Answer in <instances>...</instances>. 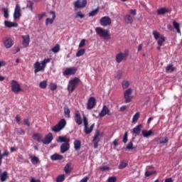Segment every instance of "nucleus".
I'll return each mask as SVG.
<instances>
[{"label":"nucleus","mask_w":182,"mask_h":182,"mask_svg":"<svg viewBox=\"0 0 182 182\" xmlns=\"http://www.w3.org/2000/svg\"><path fill=\"white\" fill-rule=\"evenodd\" d=\"M141 134H142L143 137H150V136H151V134H153V129H150L149 131L142 130Z\"/></svg>","instance_id":"obj_29"},{"label":"nucleus","mask_w":182,"mask_h":182,"mask_svg":"<svg viewBox=\"0 0 182 182\" xmlns=\"http://www.w3.org/2000/svg\"><path fill=\"white\" fill-rule=\"evenodd\" d=\"M139 117H140V112H136L132 118V122L135 123V122H137L139 120Z\"/></svg>","instance_id":"obj_46"},{"label":"nucleus","mask_w":182,"mask_h":182,"mask_svg":"<svg viewBox=\"0 0 182 182\" xmlns=\"http://www.w3.org/2000/svg\"><path fill=\"white\" fill-rule=\"evenodd\" d=\"M52 140H53V134L51 132H49L47 135H46L44 139H43V144H50L52 143Z\"/></svg>","instance_id":"obj_17"},{"label":"nucleus","mask_w":182,"mask_h":182,"mask_svg":"<svg viewBox=\"0 0 182 182\" xmlns=\"http://www.w3.org/2000/svg\"><path fill=\"white\" fill-rule=\"evenodd\" d=\"M166 72H168L169 70H171V72H174V70H176V68L173 67V64H168L166 68Z\"/></svg>","instance_id":"obj_47"},{"label":"nucleus","mask_w":182,"mask_h":182,"mask_svg":"<svg viewBox=\"0 0 182 182\" xmlns=\"http://www.w3.org/2000/svg\"><path fill=\"white\" fill-rule=\"evenodd\" d=\"M16 123H18V124H21V117H19V115H17L16 117Z\"/></svg>","instance_id":"obj_59"},{"label":"nucleus","mask_w":182,"mask_h":182,"mask_svg":"<svg viewBox=\"0 0 182 182\" xmlns=\"http://www.w3.org/2000/svg\"><path fill=\"white\" fill-rule=\"evenodd\" d=\"M65 174H61V175H59L57 178H56V180L55 181L56 182H63L65 181Z\"/></svg>","instance_id":"obj_43"},{"label":"nucleus","mask_w":182,"mask_h":182,"mask_svg":"<svg viewBox=\"0 0 182 182\" xmlns=\"http://www.w3.org/2000/svg\"><path fill=\"white\" fill-rule=\"evenodd\" d=\"M38 162H39V158L36 156H33L31 158L32 164H38Z\"/></svg>","instance_id":"obj_49"},{"label":"nucleus","mask_w":182,"mask_h":182,"mask_svg":"<svg viewBox=\"0 0 182 182\" xmlns=\"http://www.w3.org/2000/svg\"><path fill=\"white\" fill-rule=\"evenodd\" d=\"M88 180H89V177L85 176L82 179H81L80 182H87Z\"/></svg>","instance_id":"obj_62"},{"label":"nucleus","mask_w":182,"mask_h":182,"mask_svg":"<svg viewBox=\"0 0 182 182\" xmlns=\"http://www.w3.org/2000/svg\"><path fill=\"white\" fill-rule=\"evenodd\" d=\"M4 25H5V26H6V28H16V26H18V23L11 22L9 21H5Z\"/></svg>","instance_id":"obj_28"},{"label":"nucleus","mask_w":182,"mask_h":182,"mask_svg":"<svg viewBox=\"0 0 182 182\" xmlns=\"http://www.w3.org/2000/svg\"><path fill=\"white\" fill-rule=\"evenodd\" d=\"M2 11L4 14V18L8 19V18H9V11L8 10V8H3Z\"/></svg>","instance_id":"obj_40"},{"label":"nucleus","mask_w":182,"mask_h":182,"mask_svg":"<svg viewBox=\"0 0 182 182\" xmlns=\"http://www.w3.org/2000/svg\"><path fill=\"white\" fill-rule=\"evenodd\" d=\"M133 89L128 88L124 92V103H130L133 100Z\"/></svg>","instance_id":"obj_7"},{"label":"nucleus","mask_w":182,"mask_h":182,"mask_svg":"<svg viewBox=\"0 0 182 182\" xmlns=\"http://www.w3.org/2000/svg\"><path fill=\"white\" fill-rule=\"evenodd\" d=\"M101 26H109L112 25V18L109 16H103L100 20Z\"/></svg>","instance_id":"obj_9"},{"label":"nucleus","mask_w":182,"mask_h":182,"mask_svg":"<svg viewBox=\"0 0 182 182\" xmlns=\"http://www.w3.org/2000/svg\"><path fill=\"white\" fill-rule=\"evenodd\" d=\"M73 170V166H72V164L70 162L67 163L64 167V171L65 174H70Z\"/></svg>","instance_id":"obj_21"},{"label":"nucleus","mask_w":182,"mask_h":182,"mask_svg":"<svg viewBox=\"0 0 182 182\" xmlns=\"http://www.w3.org/2000/svg\"><path fill=\"white\" fill-rule=\"evenodd\" d=\"M107 114L108 116H112V112H110V109H109V107L107 106L104 105L102 107L101 112L99 113L100 117H105Z\"/></svg>","instance_id":"obj_15"},{"label":"nucleus","mask_w":182,"mask_h":182,"mask_svg":"<svg viewBox=\"0 0 182 182\" xmlns=\"http://www.w3.org/2000/svg\"><path fill=\"white\" fill-rule=\"evenodd\" d=\"M27 6L29 8L30 11H33V2L28 1Z\"/></svg>","instance_id":"obj_55"},{"label":"nucleus","mask_w":182,"mask_h":182,"mask_svg":"<svg viewBox=\"0 0 182 182\" xmlns=\"http://www.w3.org/2000/svg\"><path fill=\"white\" fill-rule=\"evenodd\" d=\"M73 144L75 150L76 151H79V150H80V147H82V141L80 140H75Z\"/></svg>","instance_id":"obj_26"},{"label":"nucleus","mask_w":182,"mask_h":182,"mask_svg":"<svg viewBox=\"0 0 182 182\" xmlns=\"http://www.w3.org/2000/svg\"><path fill=\"white\" fill-rule=\"evenodd\" d=\"M30 182H41V180H36L35 178H32Z\"/></svg>","instance_id":"obj_64"},{"label":"nucleus","mask_w":182,"mask_h":182,"mask_svg":"<svg viewBox=\"0 0 182 182\" xmlns=\"http://www.w3.org/2000/svg\"><path fill=\"white\" fill-rule=\"evenodd\" d=\"M9 156V152L8 151H4L3 154H1V151L0 150V166H2V159L4 157H8Z\"/></svg>","instance_id":"obj_33"},{"label":"nucleus","mask_w":182,"mask_h":182,"mask_svg":"<svg viewBox=\"0 0 182 182\" xmlns=\"http://www.w3.org/2000/svg\"><path fill=\"white\" fill-rule=\"evenodd\" d=\"M129 136V133L128 132H125L124 134V137H123V139H122V141L123 143H127V137Z\"/></svg>","instance_id":"obj_53"},{"label":"nucleus","mask_w":182,"mask_h":182,"mask_svg":"<svg viewBox=\"0 0 182 182\" xmlns=\"http://www.w3.org/2000/svg\"><path fill=\"white\" fill-rule=\"evenodd\" d=\"M170 12L171 11L166 7L161 8L156 11L157 15H165V14H170Z\"/></svg>","instance_id":"obj_22"},{"label":"nucleus","mask_w":182,"mask_h":182,"mask_svg":"<svg viewBox=\"0 0 182 182\" xmlns=\"http://www.w3.org/2000/svg\"><path fill=\"white\" fill-rule=\"evenodd\" d=\"M86 45V40L82 39L81 40L80 44H79V48H83V46H85Z\"/></svg>","instance_id":"obj_56"},{"label":"nucleus","mask_w":182,"mask_h":182,"mask_svg":"<svg viewBox=\"0 0 182 182\" xmlns=\"http://www.w3.org/2000/svg\"><path fill=\"white\" fill-rule=\"evenodd\" d=\"M164 42H166V37H164V36H161V38L157 41L158 46H161Z\"/></svg>","instance_id":"obj_41"},{"label":"nucleus","mask_w":182,"mask_h":182,"mask_svg":"<svg viewBox=\"0 0 182 182\" xmlns=\"http://www.w3.org/2000/svg\"><path fill=\"white\" fill-rule=\"evenodd\" d=\"M64 116L68 119L70 117V109H69V107H68V105L64 107Z\"/></svg>","instance_id":"obj_32"},{"label":"nucleus","mask_w":182,"mask_h":182,"mask_svg":"<svg viewBox=\"0 0 182 182\" xmlns=\"http://www.w3.org/2000/svg\"><path fill=\"white\" fill-rule=\"evenodd\" d=\"M85 53H86V50L80 49L76 53V57L80 58V56H83Z\"/></svg>","instance_id":"obj_39"},{"label":"nucleus","mask_w":182,"mask_h":182,"mask_svg":"<svg viewBox=\"0 0 182 182\" xmlns=\"http://www.w3.org/2000/svg\"><path fill=\"white\" fill-rule=\"evenodd\" d=\"M21 16H22L21 6H19V4H16L14 13V19L16 21V19H19Z\"/></svg>","instance_id":"obj_14"},{"label":"nucleus","mask_w":182,"mask_h":182,"mask_svg":"<svg viewBox=\"0 0 182 182\" xmlns=\"http://www.w3.org/2000/svg\"><path fill=\"white\" fill-rule=\"evenodd\" d=\"M116 181H117V178H116V176H111L107 181V182H116Z\"/></svg>","instance_id":"obj_51"},{"label":"nucleus","mask_w":182,"mask_h":182,"mask_svg":"<svg viewBox=\"0 0 182 182\" xmlns=\"http://www.w3.org/2000/svg\"><path fill=\"white\" fill-rule=\"evenodd\" d=\"M76 70H77V68H76L75 67L67 68L63 72V76H72V75H75V73H76Z\"/></svg>","instance_id":"obj_10"},{"label":"nucleus","mask_w":182,"mask_h":182,"mask_svg":"<svg viewBox=\"0 0 182 182\" xmlns=\"http://www.w3.org/2000/svg\"><path fill=\"white\" fill-rule=\"evenodd\" d=\"M127 106L126 105L122 106L119 109L120 112H124V110H127Z\"/></svg>","instance_id":"obj_60"},{"label":"nucleus","mask_w":182,"mask_h":182,"mask_svg":"<svg viewBox=\"0 0 182 182\" xmlns=\"http://www.w3.org/2000/svg\"><path fill=\"white\" fill-rule=\"evenodd\" d=\"M23 123H24V124H26V126H28V127H29V126H31V122H29V119H25L23 120Z\"/></svg>","instance_id":"obj_58"},{"label":"nucleus","mask_w":182,"mask_h":182,"mask_svg":"<svg viewBox=\"0 0 182 182\" xmlns=\"http://www.w3.org/2000/svg\"><path fill=\"white\" fill-rule=\"evenodd\" d=\"M82 119L84 123V132L85 134H90V133L93 132V129H95V124H92L89 129V122L87 120V117L83 114Z\"/></svg>","instance_id":"obj_5"},{"label":"nucleus","mask_w":182,"mask_h":182,"mask_svg":"<svg viewBox=\"0 0 182 182\" xmlns=\"http://www.w3.org/2000/svg\"><path fill=\"white\" fill-rule=\"evenodd\" d=\"M50 14L53 16L52 18H47L46 20V25L48 26L52 25V23H53V21H55V19H56V14L55 13V11H50Z\"/></svg>","instance_id":"obj_20"},{"label":"nucleus","mask_w":182,"mask_h":182,"mask_svg":"<svg viewBox=\"0 0 182 182\" xmlns=\"http://www.w3.org/2000/svg\"><path fill=\"white\" fill-rule=\"evenodd\" d=\"M96 106V98L95 97H90L87 102V110H92Z\"/></svg>","instance_id":"obj_11"},{"label":"nucleus","mask_w":182,"mask_h":182,"mask_svg":"<svg viewBox=\"0 0 182 182\" xmlns=\"http://www.w3.org/2000/svg\"><path fill=\"white\" fill-rule=\"evenodd\" d=\"M33 140H36V141H38V143H43V136H42V134H33Z\"/></svg>","instance_id":"obj_23"},{"label":"nucleus","mask_w":182,"mask_h":182,"mask_svg":"<svg viewBox=\"0 0 182 182\" xmlns=\"http://www.w3.org/2000/svg\"><path fill=\"white\" fill-rule=\"evenodd\" d=\"M23 39L22 45L23 48H28L29 46V43H31V36L29 35L21 36Z\"/></svg>","instance_id":"obj_16"},{"label":"nucleus","mask_w":182,"mask_h":182,"mask_svg":"<svg viewBox=\"0 0 182 182\" xmlns=\"http://www.w3.org/2000/svg\"><path fill=\"white\" fill-rule=\"evenodd\" d=\"M50 62V58H46L39 63L38 61L36 62L34 64V73L37 74L38 72H43L46 68V65Z\"/></svg>","instance_id":"obj_2"},{"label":"nucleus","mask_w":182,"mask_h":182,"mask_svg":"<svg viewBox=\"0 0 182 182\" xmlns=\"http://www.w3.org/2000/svg\"><path fill=\"white\" fill-rule=\"evenodd\" d=\"M95 32L100 38H103L106 41L112 39V37L109 34V30H106L102 27H97L95 28Z\"/></svg>","instance_id":"obj_3"},{"label":"nucleus","mask_w":182,"mask_h":182,"mask_svg":"<svg viewBox=\"0 0 182 182\" xmlns=\"http://www.w3.org/2000/svg\"><path fill=\"white\" fill-rule=\"evenodd\" d=\"M80 17L81 19H83L85 18V14H82V11H78L76 14L75 18Z\"/></svg>","instance_id":"obj_54"},{"label":"nucleus","mask_w":182,"mask_h":182,"mask_svg":"<svg viewBox=\"0 0 182 182\" xmlns=\"http://www.w3.org/2000/svg\"><path fill=\"white\" fill-rule=\"evenodd\" d=\"M39 87H41V89H46V87H48V81H41L39 84Z\"/></svg>","instance_id":"obj_38"},{"label":"nucleus","mask_w":182,"mask_h":182,"mask_svg":"<svg viewBox=\"0 0 182 182\" xmlns=\"http://www.w3.org/2000/svg\"><path fill=\"white\" fill-rule=\"evenodd\" d=\"M152 33L154 35L155 41H159V39H160L161 36H164L163 35H160V33L157 31H154Z\"/></svg>","instance_id":"obj_36"},{"label":"nucleus","mask_w":182,"mask_h":182,"mask_svg":"<svg viewBox=\"0 0 182 182\" xmlns=\"http://www.w3.org/2000/svg\"><path fill=\"white\" fill-rule=\"evenodd\" d=\"M165 182H173V178H168L165 179Z\"/></svg>","instance_id":"obj_63"},{"label":"nucleus","mask_w":182,"mask_h":182,"mask_svg":"<svg viewBox=\"0 0 182 182\" xmlns=\"http://www.w3.org/2000/svg\"><path fill=\"white\" fill-rule=\"evenodd\" d=\"M18 134H21V136H23L25 134V130H23V129L18 130Z\"/></svg>","instance_id":"obj_61"},{"label":"nucleus","mask_w":182,"mask_h":182,"mask_svg":"<svg viewBox=\"0 0 182 182\" xmlns=\"http://www.w3.org/2000/svg\"><path fill=\"white\" fill-rule=\"evenodd\" d=\"M152 174H156V171H146L145 172V176L146 177H150Z\"/></svg>","instance_id":"obj_50"},{"label":"nucleus","mask_w":182,"mask_h":182,"mask_svg":"<svg viewBox=\"0 0 182 182\" xmlns=\"http://www.w3.org/2000/svg\"><path fill=\"white\" fill-rule=\"evenodd\" d=\"M141 124H138L133 129V133L135 134V136H139V134H140V132H141Z\"/></svg>","instance_id":"obj_27"},{"label":"nucleus","mask_w":182,"mask_h":182,"mask_svg":"<svg viewBox=\"0 0 182 182\" xmlns=\"http://www.w3.org/2000/svg\"><path fill=\"white\" fill-rule=\"evenodd\" d=\"M127 56H129V53L125 52L124 53H119L116 55L115 60L117 63H121V62L124 59H127Z\"/></svg>","instance_id":"obj_13"},{"label":"nucleus","mask_w":182,"mask_h":182,"mask_svg":"<svg viewBox=\"0 0 182 182\" xmlns=\"http://www.w3.org/2000/svg\"><path fill=\"white\" fill-rule=\"evenodd\" d=\"M173 28L176 29L178 33H181V31L180 30V23H177V21H173Z\"/></svg>","instance_id":"obj_35"},{"label":"nucleus","mask_w":182,"mask_h":182,"mask_svg":"<svg viewBox=\"0 0 182 182\" xmlns=\"http://www.w3.org/2000/svg\"><path fill=\"white\" fill-rule=\"evenodd\" d=\"M57 142L63 143L60 147V153L62 154H65V153L70 149V144H69L70 143V138H68L66 136H59L57 139Z\"/></svg>","instance_id":"obj_1"},{"label":"nucleus","mask_w":182,"mask_h":182,"mask_svg":"<svg viewBox=\"0 0 182 182\" xmlns=\"http://www.w3.org/2000/svg\"><path fill=\"white\" fill-rule=\"evenodd\" d=\"M124 21L126 23H130L132 24L134 22L133 17L130 16L129 14H127L124 16Z\"/></svg>","instance_id":"obj_34"},{"label":"nucleus","mask_w":182,"mask_h":182,"mask_svg":"<svg viewBox=\"0 0 182 182\" xmlns=\"http://www.w3.org/2000/svg\"><path fill=\"white\" fill-rule=\"evenodd\" d=\"M99 14V8L95 9V10L90 11L88 14V16H96Z\"/></svg>","instance_id":"obj_42"},{"label":"nucleus","mask_w":182,"mask_h":182,"mask_svg":"<svg viewBox=\"0 0 182 182\" xmlns=\"http://www.w3.org/2000/svg\"><path fill=\"white\" fill-rule=\"evenodd\" d=\"M128 165L129 164H127V162L121 161L118 166V168L119 170H123V168H126V167H127Z\"/></svg>","instance_id":"obj_37"},{"label":"nucleus","mask_w":182,"mask_h":182,"mask_svg":"<svg viewBox=\"0 0 182 182\" xmlns=\"http://www.w3.org/2000/svg\"><path fill=\"white\" fill-rule=\"evenodd\" d=\"M122 88L123 89H127V87H129V86H130V82H129V81L127 80H124L122 81Z\"/></svg>","instance_id":"obj_45"},{"label":"nucleus","mask_w":182,"mask_h":182,"mask_svg":"<svg viewBox=\"0 0 182 182\" xmlns=\"http://www.w3.org/2000/svg\"><path fill=\"white\" fill-rule=\"evenodd\" d=\"M100 170L102 171H107L110 170V167L107 166H104L100 168Z\"/></svg>","instance_id":"obj_57"},{"label":"nucleus","mask_w":182,"mask_h":182,"mask_svg":"<svg viewBox=\"0 0 182 182\" xmlns=\"http://www.w3.org/2000/svg\"><path fill=\"white\" fill-rule=\"evenodd\" d=\"M58 89V85L56 83L51 82L50 84V90H56Z\"/></svg>","instance_id":"obj_48"},{"label":"nucleus","mask_w":182,"mask_h":182,"mask_svg":"<svg viewBox=\"0 0 182 182\" xmlns=\"http://www.w3.org/2000/svg\"><path fill=\"white\" fill-rule=\"evenodd\" d=\"M50 159L53 161H55L56 160H63V156L59 155L58 154H54L51 155Z\"/></svg>","instance_id":"obj_30"},{"label":"nucleus","mask_w":182,"mask_h":182,"mask_svg":"<svg viewBox=\"0 0 182 182\" xmlns=\"http://www.w3.org/2000/svg\"><path fill=\"white\" fill-rule=\"evenodd\" d=\"M4 45L6 49H9V48L14 46V41H12V38L6 37L4 40Z\"/></svg>","instance_id":"obj_18"},{"label":"nucleus","mask_w":182,"mask_h":182,"mask_svg":"<svg viewBox=\"0 0 182 182\" xmlns=\"http://www.w3.org/2000/svg\"><path fill=\"white\" fill-rule=\"evenodd\" d=\"M126 149H127L128 150H133V149H134L133 147V142H129L128 144H127Z\"/></svg>","instance_id":"obj_52"},{"label":"nucleus","mask_w":182,"mask_h":182,"mask_svg":"<svg viewBox=\"0 0 182 182\" xmlns=\"http://www.w3.org/2000/svg\"><path fill=\"white\" fill-rule=\"evenodd\" d=\"M9 178V175L8 174L7 171L3 172L1 174H0V181L1 182H5L6 180Z\"/></svg>","instance_id":"obj_25"},{"label":"nucleus","mask_w":182,"mask_h":182,"mask_svg":"<svg viewBox=\"0 0 182 182\" xmlns=\"http://www.w3.org/2000/svg\"><path fill=\"white\" fill-rule=\"evenodd\" d=\"M101 139H102V134H100V132L96 131L93 138V141H100Z\"/></svg>","instance_id":"obj_31"},{"label":"nucleus","mask_w":182,"mask_h":182,"mask_svg":"<svg viewBox=\"0 0 182 182\" xmlns=\"http://www.w3.org/2000/svg\"><path fill=\"white\" fill-rule=\"evenodd\" d=\"M11 91L15 93L16 95H18L19 92L22 91V88H21V85H19V82L15 80H11Z\"/></svg>","instance_id":"obj_8"},{"label":"nucleus","mask_w":182,"mask_h":182,"mask_svg":"<svg viewBox=\"0 0 182 182\" xmlns=\"http://www.w3.org/2000/svg\"><path fill=\"white\" fill-rule=\"evenodd\" d=\"M74 120L75 123L78 124V126H80V124L83 123V121L82 120V117L80 116V112L79 111L75 112Z\"/></svg>","instance_id":"obj_19"},{"label":"nucleus","mask_w":182,"mask_h":182,"mask_svg":"<svg viewBox=\"0 0 182 182\" xmlns=\"http://www.w3.org/2000/svg\"><path fill=\"white\" fill-rule=\"evenodd\" d=\"M80 83V79L78 77H74L73 79L70 80L68 82V90L69 93H73L75 92V90L76 89V86Z\"/></svg>","instance_id":"obj_4"},{"label":"nucleus","mask_w":182,"mask_h":182,"mask_svg":"<svg viewBox=\"0 0 182 182\" xmlns=\"http://www.w3.org/2000/svg\"><path fill=\"white\" fill-rule=\"evenodd\" d=\"M86 5H87V0H77L74 2L75 8H77L78 9L85 8Z\"/></svg>","instance_id":"obj_12"},{"label":"nucleus","mask_w":182,"mask_h":182,"mask_svg":"<svg viewBox=\"0 0 182 182\" xmlns=\"http://www.w3.org/2000/svg\"><path fill=\"white\" fill-rule=\"evenodd\" d=\"M52 52H53V53H58V52H59V50H60V46L59 44H56L55 46H54L52 49H51Z\"/></svg>","instance_id":"obj_44"},{"label":"nucleus","mask_w":182,"mask_h":182,"mask_svg":"<svg viewBox=\"0 0 182 182\" xmlns=\"http://www.w3.org/2000/svg\"><path fill=\"white\" fill-rule=\"evenodd\" d=\"M64 127H66V119H62L59 121L58 124L53 127L52 130L55 132V133H59V132L63 130Z\"/></svg>","instance_id":"obj_6"},{"label":"nucleus","mask_w":182,"mask_h":182,"mask_svg":"<svg viewBox=\"0 0 182 182\" xmlns=\"http://www.w3.org/2000/svg\"><path fill=\"white\" fill-rule=\"evenodd\" d=\"M155 141H156L157 144H164L166 143H168V138L167 137L156 138Z\"/></svg>","instance_id":"obj_24"}]
</instances>
